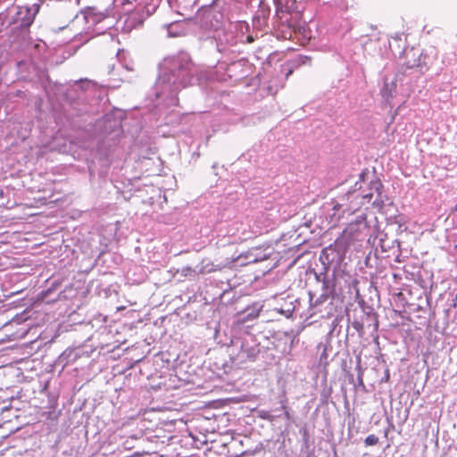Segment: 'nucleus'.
Segmentation results:
<instances>
[{
    "instance_id": "nucleus-1",
    "label": "nucleus",
    "mask_w": 457,
    "mask_h": 457,
    "mask_svg": "<svg viewBox=\"0 0 457 457\" xmlns=\"http://www.w3.org/2000/svg\"><path fill=\"white\" fill-rule=\"evenodd\" d=\"M198 70L186 52L169 56L160 65L159 76L154 87L151 114H196L180 112L178 94L183 88L196 84Z\"/></svg>"
},
{
    "instance_id": "nucleus-2",
    "label": "nucleus",
    "mask_w": 457,
    "mask_h": 457,
    "mask_svg": "<svg viewBox=\"0 0 457 457\" xmlns=\"http://www.w3.org/2000/svg\"><path fill=\"white\" fill-rule=\"evenodd\" d=\"M66 97L79 114H113L120 109L112 106L107 95L99 88L98 84L87 79L72 81L66 91Z\"/></svg>"
},
{
    "instance_id": "nucleus-3",
    "label": "nucleus",
    "mask_w": 457,
    "mask_h": 457,
    "mask_svg": "<svg viewBox=\"0 0 457 457\" xmlns=\"http://www.w3.org/2000/svg\"><path fill=\"white\" fill-rule=\"evenodd\" d=\"M48 56V46L43 40L37 39L33 45L30 42V66H33L37 78L34 83H38L47 95L48 89L51 87V81L46 70Z\"/></svg>"
},
{
    "instance_id": "nucleus-4",
    "label": "nucleus",
    "mask_w": 457,
    "mask_h": 457,
    "mask_svg": "<svg viewBox=\"0 0 457 457\" xmlns=\"http://www.w3.org/2000/svg\"><path fill=\"white\" fill-rule=\"evenodd\" d=\"M383 185L379 179L370 181V187L367 191L363 192H348L347 198L352 201H356V204L350 206L349 210L352 212L357 211L361 205L365 204H371L373 206L381 207L384 204V198L382 195Z\"/></svg>"
},
{
    "instance_id": "nucleus-5",
    "label": "nucleus",
    "mask_w": 457,
    "mask_h": 457,
    "mask_svg": "<svg viewBox=\"0 0 457 457\" xmlns=\"http://www.w3.org/2000/svg\"><path fill=\"white\" fill-rule=\"evenodd\" d=\"M400 59L402 62L400 71H404L405 77L407 76V70L416 69V71L422 74L429 68L430 58L423 54L419 48L411 47L410 49H404Z\"/></svg>"
},
{
    "instance_id": "nucleus-6",
    "label": "nucleus",
    "mask_w": 457,
    "mask_h": 457,
    "mask_svg": "<svg viewBox=\"0 0 457 457\" xmlns=\"http://www.w3.org/2000/svg\"><path fill=\"white\" fill-rule=\"evenodd\" d=\"M405 78L404 71H398L397 73L386 74L383 77V86L380 89V95L386 106L388 105L391 112L395 104L393 99L397 94V83L403 84Z\"/></svg>"
},
{
    "instance_id": "nucleus-7",
    "label": "nucleus",
    "mask_w": 457,
    "mask_h": 457,
    "mask_svg": "<svg viewBox=\"0 0 457 457\" xmlns=\"http://www.w3.org/2000/svg\"><path fill=\"white\" fill-rule=\"evenodd\" d=\"M215 41L216 48L220 53H234L239 51L237 49V45L239 41H243V36H241V39H239L235 31L231 29H223L217 31Z\"/></svg>"
},
{
    "instance_id": "nucleus-8",
    "label": "nucleus",
    "mask_w": 457,
    "mask_h": 457,
    "mask_svg": "<svg viewBox=\"0 0 457 457\" xmlns=\"http://www.w3.org/2000/svg\"><path fill=\"white\" fill-rule=\"evenodd\" d=\"M225 73L227 77L234 81L238 82L247 78L252 72V64L245 58L234 61L226 64Z\"/></svg>"
},
{
    "instance_id": "nucleus-9",
    "label": "nucleus",
    "mask_w": 457,
    "mask_h": 457,
    "mask_svg": "<svg viewBox=\"0 0 457 457\" xmlns=\"http://www.w3.org/2000/svg\"><path fill=\"white\" fill-rule=\"evenodd\" d=\"M157 9V4L154 2L139 4L137 8L129 15L127 23L130 28L140 27L145 19L151 16Z\"/></svg>"
},
{
    "instance_id": "nucleus-10",
    "label": "nucleus",
    "mask_w": 457,
    "mask_h": 457,
    "mask_svg": "<svg viewBox=\"0 0 457 457\" xmlns=\"http://www.w3.org/2000/svg\"><path fill=\"white\" fill-rule=\"evenodd\" d=\"M81 18L88 25V28L96 26L108 17L107 9L98 10L96 7H87L80 12Z\"/></svg>"
},
{
    "instance_id": "nucleus-11",
    "label": "nucleus",
    "mask_w": 457,
    "mask_h": 457,
    "mask_svg": "<svg viewBox=\"0 0 457 457\" xmlns=\"http://www.w3.org/2000/svg\"><path fill=\"white\" fill-rule=\"evenodd\" d=\"M14 21L16 22L21 21L20 28L21 29V33L26 35L29 32V6H24L21 8L16 15Z\"/></svg>"
},
{
    "instance_id": "nucleus-12",
    "label": "nucleus",
    "mask_w": 457,
    "mask_h": 457,
    "mask_svg": "<svg viewBox=\"0 0 457 457\" xmlns=\"http://www.w3.org/2000/svg\"><path fill=\"white\" fill-rule=\"evenodd\" d=\"M261 310H262V306L257 307L256 304L253 305L252 308L248 307L246 309L248 313L244 318H242L239 320V322L245 323L249 320H253L257 319L260 315Z\"/></svg>"
},
{
    "instance_id": "nucleus-13",
    "label": "nucleus",
    "mask_w": 457,
    "mask_h": 457,
    "mask_svg": "<svg viewBox=\"0 0 457 457\" xmlns=\"http://www.w3.org/2000/svg\"><path fill=\"white\" fill-rule=\"evenodd\" d=\"M273 1L275 4V6H276L277 12H290V10L294 4L293 0H273Z\"/></svg>"
},
{
    "instance_id": "nucleus-14",
    "label": "nucleus",
    "mask_w": 457,
    "mask_h": 457,
    "mask_svg": "<svg viewBox=\"0 0 457 457\" xmlns=\"http://www.w3.org/2000/svg\"><path fill=\"white\" fill-rule=\"evenodd\" d=\"M204 260L202 261V266L198 271L200 274H206L214 271L220 270V268L214 265L212 262L208 261L206 264H204Z\"/></svg>"
},
{
    "instance_id": "nucleus-15",
    "label": "nucleus",
    "mask_w": 457,
    "mask_h": 457,
    "mask_svg": "<svg viewBox=\"0 0 457 457\" xmlns=\"http://www.w3.org/2000/svg\"><path fill=\"white\" fill-rule=\"evenodd\" d=\"M46 0H37V3H34L30 7V12L33 11V15L30 17V26L34 21V17L39 12L40 7L44 5Z\"/></svg>"
},
{
    "instance_id": "nucleus-16",
    "label": "nucleus",
    "mask_w": 457,
    "mask_h": 457,
    "mask_svg": "<svg viewBox=\"0 0 457 457\" xmlns=\"http://www.w3.org/2000/svg\"><path fill=\"white\" fill-rule=\"evenodd\" d=\"M29 320V313L27 312V309H25L21 313L15 315L12 321L16 324H21L22 322H25Z\"/></svg>"
},
{
    "instance_id": "nucleus-17",
    "label": "nucleus",
    "mask_w": 457,
    "mask_h": 457,
    "mask_svg": "<svg viewBox=\"0 0 457 457\" xmlns=\"http://www.w3.org/2000/svg\"><path fill=\"white\" fill-rule=\"evenodd\" d=\"M378 441V437L376 435L371 434L365 438L364 443L367 446H371L377 445Z\"/></svg>"
},
{
    "instance_id": "nucleus-18",
    "label": "nucleus",
    "mask_w": 457,
    "mask_h": 457,
    "mask_svg": "<svg viewBox=\"0 0 457 457\" xmlns=\"http://www.w3.org/2000/svg\"><path fill=\"white\" fill-rule=\"evenodd\" d=\"M302 109H303V112H312L313 110H316L317 112H320L325 111V109L321 108L320 106H319V108L314 107L312 104H306Z\"/></svg>"
},
{
    "instance_id": "nucleus-19",
    "label": "nucleus",
    "mask_w": 457,
    "mask_h": 457,
    "mask_svg": "<svg viewBox=\"0 0 457 457\" xmlns=\"http://www.w3.org/2000/svg\"><path fill=\"white\" fill-rule=\"evenodd\" d=\"M17 67L19 69V71L21 72V71H26L28 70V63H27V61L22 59L21 61H18L17 62Z\"/></svg>"
},
{
    "instance_id": "nucleus-20",
    "label": "nucleus",
    "mask_w": 457,
    "mask_h": 457,
    "mask_svg": "<svg viewBox=\"0 0 457 457\" xmlns=\"http://www.w3.org/2000/svg\"><path fill=\"white\" fill-rule=\"evenodd\" d=\"M357 226V224H350L345 230H344V234H346L348 232L352 233L353 232L355 229L354 228Z\"/></svg>"
},
{
    "instance_id": "nucleus-21",
    "label": "nucleus",
    "mask_w": 457,
    "mask_h": 457,
    "mask_svg": "<svg viewBox=\"0 0 457 457\" xmlns=\"http://www.w3.org/2000/svg\"><path fill=\"white\" fill-rule=\"evenodd\" d=\"M15 96H18V97H21V98H25L26 97V92H24L22 90H17Z\"/></svg>"
},
{
    "instance_id": "nucleus-22",
    "label": "nucleus",
    "mask_w": 457,
    "mask_h": 457,
    "mask_svg": "<svg viewBox=\"0 0 457 457\" xmlns=\"http://www.w3.org/2000/svg\"><path fill=\"white\" fill-rule=\"evenodd\" d=\"M245 38H246V42H248V43L253 42V36L248 35V36L245 37Z\"/></svg>"
},
{
    "instance_id": "nucleus-23",
    "label": "nucleus",
    "mask_w": 457,
    "mask_h": 457,
    "mask_svg": "<svg viewBox=\"0 0 457 457\" xmlns=\"http://www.w3.org/2000/svg\"><path fill=\"white\" fill-rule=\"evenodd\" d=\"M186 270H191V271H193V270H192L190 267L185 268V269L183 270V272H185Z\"/></svg>"
},
{
    "instance_id": "nucleus-24",
    "label": "nucleus",
    "mask_w": 457,
    "mask_h": 457,
    "mask_svg": "<svg viewBox=\"0 0 457 457\" xmlns=\"http://www.w3.org/2000/svg\"><path fill=\"white\" fill-rule=\"evenodd\" d=\"M79 18V13H77V14H75V15H74V17H73L72 21H73L74 19H77V20H78Z\"/></svg>"
},
{
    "instance_id": "nucleus-25",
    "label": "nucleus",
    "mask_w": 457,
    "mask_h": 457,
    "mask_svg": "<svg viewBox=\"0 0 457 457\" xmlns=\"http://www.w3.org/2000/svg\"><path fill=\"white\" fill-rule=\"evenodd\" d=\"M304 59H305V60H304V61H303V64H304V63H306V62H307V61H309V58H308L307 56H304Z\"/></svg>"
},
{
    "instance_id": "nucleus-26",
    "label": "nucleus",
    "mask_w": 457,
    "mask_h": 457,
    "mask_svg": "<svg viewBox=\"0 0 457 457\" xmlns=\"http://www.w3.org/2000/svg\"><path fill=\"white\" fill-rule=\"evenodd\" d=\"M452 212H457V204L453 208Z\"/></svg>"
},
{
    "instance_id": "nucleus-27",
    "label": "nucleus",
    "mask_w": 457,
    "mask_h": 457,
    "mask_svg": "<svg viewBox=\"0 0 457 457\" xmlns=\"http://www.w3.org/2000/svg\"><path fill=\"white\" fill-rule=\"evenodd\" d=\"M172 27V25L170 24V27H169V33L172 34L171 30H170V28Z\"/></svg>"
},
{
    "instance_id": "nucleus-28",
    "label": "nucleus",
    "mask_w": 457,
    "mask_h": 457,
    "mask_svg": "<svg viewBox=\"0 0 457 457\" xmlns=\"http://www.w3.org/2000/svg\"><path fill=\"white\" fill-rule=\"evenodd\" d=\"M338 208H339V204H337L334 206V209H336V210H338Z\"/></svg>"
},
{
    "instance_id": "nucleus-29",
    "label": "nucleus",
    "mask_w": 457,
    "mask_h": 457,
    "mask_svg": "<svg viewBox=\"0 0 457 457\" xmlns=\"http://www.w3.org/2000/svg\"><path fill=\"white\" fill-rule=\"evenodd\" d=\"M110 28H111V26H107V27L103 28V29H110Z\"/></svg>"
},
{
    "instance_id": "nucleus-30",
    "label": "nucleus",
    "mask_w": 457,
    "mask_h": 457,
    "mask_svg": "<svg viewBox=\"0 0 457 457\" xmlns=\"http://www.w3.org/2000/svg\"><path fill=\"white\" fill-rule=\"evenodd\" d=\"M64 28H65V27H60V28L58 29V30H62V29H63Z\"/></svg>"
},
{
    "instance_id": "nucleus-31",
    "label": "nucleus",
    "mask_w": 457,
    "mask_h": 457,
    "mask_svg": "<svg viewBox=\"0 0 457 457\" xmlns=\"http://www.w3.org/2000/svg\"><path fill=\"white\" fill-rule=\"evenodd\" d=\"M204 113H205V112H200L197 114H204Z\"/></svg>"
},
{
    "instance_id": "nucleus-32",
    "label": "nucleus",
    "mask_w": 457,
    "mask_h": 457,
    "mask_svg": "<svg viewBox=\"0 0 457 457\" xmlns=\"http://www.w3.org/2000/svg\"><path fill=\"white\" fill-rule=\"evenodd\" d=\"M220 69H223V63H221V64L220 65Z\"/></svg>"
},
{
    "instance_id": "nucleus-33",
    "label": "nucleus",
    "mask_w": 457,
    "mask_h": 457,
    "mask_svg": "<svg viewBox=\"0 0 457 457\" xmlns=\"http://www.w3.org/2000/svg\"><path fill=\"white\" fill-rule=\"evenodd\" d=\"M112 2H113V0H111Z\"/></svg>"
},
{
    "instance_id": "nucleus-34",
    "label": "nucleus",
    "mask_w": 457,
    "mask_h": 457,
    "mask_svg": "<svg viewBox=\"0 0 457 457\" xmlns=\"http://www.w3.org/2000/svg\"><path fill=\"white\" fill-rule=\"evenodd\" d=\"M152 2H154V0H152Z\"/></svg>"
}]
</instances>
